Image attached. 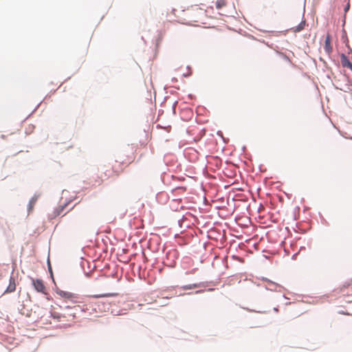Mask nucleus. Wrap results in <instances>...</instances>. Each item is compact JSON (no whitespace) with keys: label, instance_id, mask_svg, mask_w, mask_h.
<instances>
[{"label":"nucleus","instance_id":"1a4fd4ad","mask_svg":"<svg viewBox=\"0 0 352 352\" xmlns=\"http://www.w3.org/2000/svg\"><path fill=\"white\" fill-rule=\"evenodd\" d=\"M305 21H302L298 25L291 28V30L293 32H299L305 28Z\"/></svg>","mask_w":352,"mask_h":352},{"label":"nucleus","instance_id":"9d476101","mask_svg":"<svg viewBox=\"0 0 352 352\" xmlns=\"http://www.w3.org/2000/svg\"><path fill=\"white\" fill-rule=\"evenodd\" d=\"M37 199H38V197L36 196H34L33 197H32V199H30V201L28 204L29 212L32 211V210L34 207V205H35L36 202L37 201Z\"/></svg>","mask_w":352,"mask_h":352},{"label":"nucleus","instance_id":"0eeeda50","mask_svg":"<svg viewBox=\"0 0 352 352\" xmlns=\"http://www.w3.org/2000/svg\"><path fill=\"white\" fill-rule=\"evenodd\" d=\"M118 294L116 293H107V294H94L91 295L89 297L94 298H104V297H112L116 296Z\"/></svg>","mask_w":352,"mask_h":352},{"label":"nucleus","instance_id":"f8f14e48","mask_svg":"<svg viewBox=\"0 0 352 352\" xmlns=\"http://www.w3.org/2000/svg\"><path fill=\"white\" fill-rule=\"evenodd\" d=\"M198 287H199L198 284H193V285H186L184 287V289H193V288H197Z\"/></svg>","mask_w":352,"mask_h":352},{"label":"nucleus","instance_id":"ddd939ff","mask_svg":"<svg viewBox=\"0 0 352 352\" xmlns=\"http://www.w3.org/2000/svg\"><path fill=\"white\" fill-rule=\"evenodd\" d=\"M75 314H76L74 312L69 313L68 315H69V319L68 320L74 319L76 317Z\"/></svg>","mask_w":352,"mask_h":352},{"label":"nucleus","instance_id":"39448f33","mask_svg":"<svg viewBox=\"0 0 352 352\" xmlns=\"http://www.w3.org/2000/svg\"><path fill=\"white\" fill-rule=\"evenodd\" d=\"M16 283L14 277L11 276L9 280V285L6 288L4 293H12L16 290Z\"/></svg>","mask_w":352,"mask_h":352},{"label":"nucleus","instance_id":"9b49d317","mask_svg":"<svg viewBox=\"0 0 352 352\" xmlns=\"http://www.w3.org/2000/svg\"><path fill=\"white\" fill-rule=\"evenodd\" d=\"M227 4L226 0H217L216 2V8L217 9H221L223 7L226 6Z\"/></svg>","mask_w":352,"mask_h":352},{"label":"nucleus","instance_id":"f257e3e1","mask_svg":"<svg viewBox=\"0 0 352 352\" xmlns=\"http://www.w3.org/2000/svg\"><path fill=\"white\" fill-rule=\"evenodd\" d=\"M125 153H129L128 151H122V152L120 153V160L121 162H118V160H116L114 164L111 165V169H108V167H106L104 172V176L101 175V178L102 179H106L110 177H112L113 175H119L120 173L122 172L124 168V164H131L134 160H135V155L133 153V149H131V152H129V154L126 155V157H124V155Z\"/></svg>","mask_w":352,"mask_h":352},{"label":"nucleus","instance_id":"4468645a","mask_svg":"<svg viewBox=\"0 0 352 352\" xmlns=\"http://www.w3.org/2000/svg\"><path fill=\"white\" fill-rule=\"evenodd\" d=\"M195 11L198 14H202V10L201 8H196L195 10H192L191 12Z\"/></svg>","mask_w":352,"mask_h":352},{"label":"nucleus","instance_id":"2eb2a0df","mask_svg":"<svg viewBox=\"0 0 352 352\" xmlns=\"http://www.w3.org/2000/svg\"><path fill=\"white\" fill-rule=\"evenodd\" d=\"M52 316L54 318H58L59 320H61V318H62L61 316H57L55 313L52 314ZM63 317H65V316H63Z\"/></svg>","mask_w":352,"mask_h":352},{"label":"nucleus","instance_id":"dca6fc26","mask_svg":"<svg viewBox=\"0 0 352 352\" xmlns=\"http://www.w3.org/2000/svg\"><path fill=\"white\" fill-rule=\"evenodd\" d=\"M199 21V17L198 16H195V19L193 20V21L195 22H197Z\"/></svg>","mask_w":352,"mask_h":352},{"label":"nucleus","instance_id":"6e6552de","mask_svg":"<svg viewBox=\"0 0 352 352\" xmlns=\"http://www.w3.org/2000/svg\"><path fill=\"white\" fill-rule=\"evenodd\" d=\"M305 21H302L298 25L291 28V30L293 32H299L305 28Z\"/></svg>","mask_w":352,"mask_h":352},{"label":"nucleus","instance_id":"20e7f679","mask_svg":"<svg viewBox=\"0 0 352 352\" xmlns=\"http://www.w3.org/2000/svg\"><path fill=\"white\" fill-rule=\"evenodd\" d=\"M324 50L329 55L333 51V47L331 46V39L329 34H327L325 38Z\"/></svg>","mask_w":352,"mask_h":352},{"label":"nucleus","instance_id":"f03ea898","mask_svg":"<svg viewBox=\"0 0 352 352\" xmlns=\"http://www.w3.org/2000/svg\"><path fill=\"white\" fill-rule=\"evenodd\" d=\"M56 293L60 296L62 298L65 299V300H69L71 302H76V298H78L77 297V295L74 294V293H72V292H66V291H63V290H61V289H56Z\"/></svg>","mask_w":352,"mask_h":352},{"label":"nucleus","instance_id":"423d86ee","mask_svg":"<svg viewBox=\"0 0 352 352\" xmlns=\"http://www.w3.org/2000/svg\"><path fill=\"white\" fill-rule=\"evenodd\" d=\"M341 63L344 67H347L352 70V63L344 54L341 55Z\"/></svg>","mask_w":352,"mask_h":352},{"label":"nucleus","instance_id":"7ed1b4c3","mask_svg":"<svg viewBox=\"0 0 352 352\" xmlns=\"http://www.w3.org/2000/svg\"><path fill=\"white\" fill-rule=\"evenodd\" d=\"M32 285L34 289L38 292L44 294H47L46 287L41 279L32 278Z\"/></svg>","mask_w":352,"mask_h":352},{"label":"nucleus","instance_id":"f3484780","mask_svg":"<svg viewBox=\"0 0 352 352\" xmlns=\"http://www.w3.org/2000/svg\"><path fill=\"white\" fill-rule=\"evenodd\" d=\"M66 309H69V310L72 309V308H71V307H66Z\"/></svg>","mask_w":352,"mask_h":352}]
</instances>
